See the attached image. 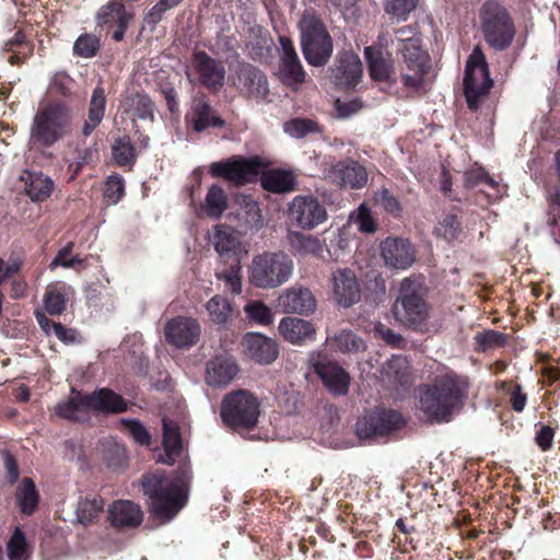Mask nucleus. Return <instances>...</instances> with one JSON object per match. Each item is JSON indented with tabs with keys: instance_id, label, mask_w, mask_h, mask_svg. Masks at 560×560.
Here are the masks:
<instances>
[{
	"instance_id": "obj_58",
	"label": "nucleus",
	"mask_w": 560,
	"mask_h": 560,
	"mask_svg": "<svg viewBox=\"0 0 560 560\" xmlns=\"http://www.w3.org/2000/svg\"><path fill=\"white\" fill-rule=\"evenodd\" d=\"M72 249V243H68L67 246L58 252L55 259L50 264V269H55L58 266L63 268H74L77 265H81L82 260L77 256L69 257Z\"/></svg>"
},
{
	"instance_id": "obj_35",
	"label": "nucleus",
	"mask_w": 560,
	"mask_h": 560,
	"mask_svg": "<svg viewBox=\"0 0 560 560\" xmlns=\"http://www.w3.org/2000/svg\"><path fill=\"white\" fill-rule=\"evenodd\" d=\"M364 55L368 60L370 75L373 80L384 81L390 77L394 71L393 62L389 59H385L381 50L369 46L364 49Z\"/></svg>"
},
{
	"instance_id": "obj_18",
	"label": "nucleus",
	"mask_w": 560,
	"mask_h": 560,
	"mask_svg": "<svg viewBox=\"0 0 560 560\" xmlns=\"http://www.w3.org/2000/svg\"><path fill=\"white\" fill-rule=\"evenodd\" d=\"M332 82L340 89L354 88L362 78L363 69L359 56L352 51L338 55L337 63L330 69Z\"/></svg>"
},
{
	"instance_id": "obj_12",
	"label": "nucleus",
	"mask_w": 560,
	"mask_h": 560,
	"mask_svg": "<svg viewBox=\"0 0 560 560\" xmlns=\"http://www.w3.org/2000/svg\"><path fill=\"white\" fill-rule=\"evenodd\" d=\"M329 290L332 302L339 307H351L361 300L359 279L350 268H337L331 271Z\"/></svg>"
},
{
	"instance_id": "obj_26",
	"label": "nucleus",
	"mask_w": 560,
	"mask_h": 560,
	"mask_svg": "<svg viewBox=\"0 0 560 560\" xmlns=\"http://www.w3.org/2000/svg\"><path fill=\"white\" fill-rule=\"evenodd\" d=\"M237 365L229 357H215L207 364L206 382L210 386H225L237 374Z\"/></svg>"
},
{
	"instance_id": "obj_25",
	"label": "nucleus",
	"mask_w": 560,
	"mask_h": 560,
	"mask_svg": "<svg viewBox=\"0 0 560 560\" xmlns=\"http://www.w3.org/2000/svg\"><path fill=\"white\" fill-rule=\"evenodd\" d=\"M281 336L290 343L303 345L315 339L316 329L308 320L298 317H284L278 326Z\"/></svg>"
},
{
	"instance_id": "obj_48",
	"label": "nucleus",
	"mask_w": 560,
	"mask_h": 560,
	"mask_svg": "<svg viewBox=\"0 0 560 560\" xmlns=\"http://www.w3.org/2000/svg\"><path fill=\"white\" fill-rule=\"evenodd\" d=\"M112 152L118 165H129L135 162V148L128 138L117 139L113 144Z\"/></svg>"
},
{
	"instance_id": "obj_6",
	"label": "nucleus",
	"mask_w": 560,
	"mask_h": 560,
	"mask_svg": "<svg viewBox=\"0 0 560 560\" xmlns=\"http://www.w3.org/2000/svg\"><path fill=\"white\" fill-rule=\"evenodd\" d=\"M301 49L308 65L323 67L334 50L332 38L325 24L315 14L306 12L299 22Z\"/></svg>"
},
{
	"instance_id": "obj_2",
	"label": "nucleus",
	"mask_w": 560,
	"mask_h": 560,
	"mask_svg": "<svg viewBox=\"0 0 560 560\" xmlns=\"http://www.w3.org/2000/svg\"><path fill=\"white\" fill-rule=\"evenodd\" d=\"M467 387L464 377L446 373L436 377L432 385L420 389L418 408L429 421H448L451 415L462 406Z\"/></svg>"
},
{
	"instance_id": "obj_62",
	"label": "nucleus",
	"mask_w": 560,
	"mask_h": 560,
	"mask_svg": "<svg viewBox=\"0 0 560 560\" xmlns=\"http://www.w3.org/2000/svg\"><path fill=\"white\" fill-rule=\"evenodd\" d=\"M222 278L226 282V285L230 288V290L235 293L240 294L242 292V278H241V266L240 262H236L235 267H233L231 270L224 272L222 275Z\"/></svg>"
},
{
	"instance_id": "obj_54",
	"label": "nucleus",
	"mask_w": 560,
	"mask_h": 560,
	"mask_svg": "<svg viewBox=\"0 0 560 560\" xmlns=\"http://www.w3.org/2000/svg\"><path fill=\"white\" fill-rule=\"evenodd\" d=\"M459 230V222L455 215H446L435 228L439 236L452 241L457 237Z\"/></svg>"
},
{
	"instance_id": "obj_32",
	"label": "nucleus",
	"mask_w": 560,
	"mask_h": 560,
	"mask_svg": "<svg viewBox=\"0 0 560 560\" xmlns=\"http://www.w3.org/2000/svg\"><path fill=\"white\" fill-rule=\"evenodd\" d=\"M240 78L244 82L248 96L256 100H262L267 96L269 92L268 81L260 70L249 65L242 66Z\"/></svg>"
},
{
	"instance_id": "obj_22",
	"label": "nucleus",
	"mask_w": 560,
	"mask_h": 560,
	"mask_svg": "<svg viewBox=\"0 0 560 560\" xmlns=\"http://www.w3.org/2000/svg\"><path fill=\"white\" fill-rule=\"evenodd\" d=\"M192 65L202 85L213 91L223 86L225 69L215 59L203 51H198L194 55Z\"/></svg>"
},
{
	"instance_id": "obj_37",
	"label": "nucleus",
	"mask_w": 560,
	"mask_h": 560,
	"mask_svg": "<svg viewBox=\"0 0 560 560\" xmlns=\"http://www.w3.org/2000/svg\"><path fill=\"white\" fill-rule=\"evenodd\" d=\"M106 96L102 86H96L93 90L90 107L89 118L83 126V133L89 136L102 121L105 113Z\"/></svg>"
},
{
	"instance_id": "obj_13",
	"label": "nucleus",
	"mask_w": 560,
	"mask_h": 560,
	"mask_svg": "<svg viewBox=\"0 0 560 560\" xmlns=\"http://www.w3.org/2000/svg\"><path fill=\"white\" fill-rule=\"evenodd\" d=\"M290 220L303 230H313L327 220L325 207L313 196H296L289 205Z\"/></svg>"
},
{
	"instance_id": "obj_45",
	"label": "nucleus",
	"mask_w": 560,
	"mask_h": 560,
	"mask_svg": "<svg viewBox=\"0 0 560 560\" xmlns=\"http://www.w3.org/2000/svg\"><path fill=\"white\" fill-rule=\"evenodd\" d=\"M7 552L9 560H27L30 558L31 549L20 528H15L13 532L7 546Z\"/></svg>"
},
{
	"instance_id": "obj_7",
	"label": "nucleus",
	"mask_w": 560,
	"mask_h": 560,
	"mask_svg": "<svg viewBox=\"0 0 560 560\" xmlns=\"http://www.w3.org/2000/svg\"><path fill=\"white\" fill-rule=\"evenodd\" d=\"M259 415V400L247 390L230 393L222 401L221 418L228 427L235 430L254 428Z\"/></svg>"
},
{
	"instance_id": "obj_56",
	"label": "nucleus",
	"mask_w": 560,
	"mask_h": 560,
	"mask_svg": "<svg viewBox=\"0 0 560 560\" xmlns=\"http://www.w3.org/2000/svg\"><path fill=\"white\" fill-rule=\"evenodd\" d=\"M480 184H487L493 189L499 186L482 168L471 170L465 174V185L467 187L474 188Z\"/></svg>"
},
{
	"instance_id": "obj_24",
	"label": "nucleus",
	"mask_w": 560,
	"mask_h": 560,
	"mask_svg": "<svg viewBox=\"0 0 560 560\" xmlns=\"http://www.w3.org/2000/svg\"><path fill=\"white\" fill-rule=\"evenodd\" d=\"M314 370L334 395H346L350 385L349 374L337 363L326 361L314 363Z\"/></svg>"
},
{
	"instance_id": "obj_15",
	"label": "nucleus",
	"mask_w": 560,
	"mask_h": 560,
	"mask_svg": "<svg viewBox=\"0 0 560 560\" xmlns=\"http://www.w3.org/2000/svg\"><path fill=\"white\" fill-rule=\"evenodd\" d=\"M381 258L390 269L405 270L412 266L416 253L408 240L387 237L380 245Z\"/></svg>"
},
{
	"instance_id": "obj_9",
	"label": "nucleus",
	"mask_w": 560,
	"mask_h": 560,
	"mask_svg": "<svg viewBox=\"0 0 560 560\" xmlns=\"http://www.w3.org/2000/svg\"><path fill=\"white\" fill-rule=\"evenodd\" d=\"M480 24L486 42L504 49L514 37V25L508 11L499 3L489 1L480 9Z\"/></svg>"
},
{
	"instance_id": "obj_47",
	"label": "nucleus",
	"mask_w": 560,
	"mask_h": 560,
	"mask_svg": "<svg viewBox=\"0 0 560 560\" xmlns=\"http://www.w3.org/2000/svg\"><path fill=\"white\" fill-rule=\"evenodd\" d=\"M238 218L243 220L249 229L258 230L261 226L259 205L248 197L243 198V208L238 212Z\"/></svg>"
},
{
	"instance_id": "obj_41",
	"label": "nucleus",
	"mask_w": 560,
	"mask_h": 560,
	"mask_svg": "<svg viewBox=\"0 0 560 560\" xmlns=\"http://www.w3.org/2000/svg\"><path fill=\"white\" fill-rule=\"evenodd\" d=\"M246 317L254 324L268 326L273 322V313L271 308L261 301H249L244 306Z\"/></svg>"
},
{
	"instance_id": "obj_1",
	"label": "nucleus",
	"mask_w": 560,
	"mask_h": 560,
	"mask_svg": "<svg viewBox=\"0 0 560 560\" xmlns=\"http://www.w3.org/2000/svg\"><path fill=\"white\" fill-rule=\"evenodd\" d=\"M191 470L185 467L177 476L161 474L143 476V492L149 497L151 514L162 523L174 518L186 505L189 494Z\"/></svg>"
},
{
	"instance_id": "obj_55",
	"label": "nucleus",
	"mask_w": 560,
	"mask_h": 560,
	"mask_svg": "<svg viewBox=\"0 0 560 560\" xmlns=\"http://www.w3.org/2000/svg\"><path fill=\"white\" fill-rule=\"evenodd\" d=\"M121 423L138 444H140V445H149L150 444L151 435L139 421L122 420Z\"/></svg>"
},
{
	"instance_id": "obj_20",
	"label": "nucleus",
	"mask_w": 560,
	"mask_h": 560,
	"mask_svg": "<svg viewBox=\"0 0 560 560\" xmlns=\"http://www.w3.org/2000/svg\"><path fill=\"white\" fill-rule=\"evenodd\" d=\"M210 241L220 257L232 258L235 262H240L248 253L247 247L240 241L237 233L225 225L214 226Z\"/></svg>"
},
{
	"instance_id": "obj_52",
	"label": "nucleus",
	"mask_w": 560,
	"mask_h": 560,
	"mask_svg": "<svg viewBox=\"0 0 560 560\" xmlns=\"http://www.w3.org/2000/svg\"><path fill=\"white\" fill-rule=\"evenodd\" d=\"M284 131L293 138H303L318 131V126L313 120L296 118L284 124Z\"/></svg>"
},
{
	"instance_id": "obj_23",
	"label": "nucleus",
	"mask_w": 560,
	"mask_h": 560,
	"mask_svg": "<svg viewBox=\"0 0 560 560\" xmlns=\"http://www.w3.org/2000/svg\"><path fill=\"white\" fill-rule=\"evenodd\" d=\"M165 334L168 341L176 347H189L197 342L200 325L196 319L177 317L167 323Z\"/></svg>"
},
{
	"instance_id": "obj_27",
	"label": "nucleus",
	"mask_w": 560,
	"mask_h": 560,
	"mask_svg": "<svg viewBox=\"0 0 560 560\" xmlns=\"http://www.w3.org/2000/svg\"><path fill=\"white\" fill-rule=\"evenodd\" d=\"M90 412L115 413L127 409V402L118 394L107 388H101L88 395Z\"/></svg>"
},
{
	"instance_id": "obj_4",
	"label": "nucleus",
	"mask_w": 560,
	"mask_h": 560,
	"mask_svg": "<svg viewBox=\"0 0 560 560\" xmlns=\"http://www.w3.org/2000/svg\"><path fill=\"white\" fill-rule=\"evenodd\" d=\"M73 113L63 102L42 104L34 115L30 140L38 148H50L72 131Z\"/></svg>"
},
{
	"instance_id": "obj_61",
	"label": "nucleus",
	"mask_w": 560,
	"mask_h": 560,
	"mask_svg": "<svg viewBox=\"0 0 560 560\" xmlns=\"http://www.w3.org/2000/svg\"><path fill=\"white\" fill-rule=\"evenodd\" d=\"M477 343L482 349L501 346L504 342V336L494 330H486L476 337Z\"/></svg>"
},
{
	"instance_id": "obj_30",
	"label": "nucleus",
	"mask_w": 560,
	"mask_h": 560,
	"mask_svg": "<svg viewBox=\"0 0 560 560\" xmlns=\"http://www.w3.org/2000/svg\"><path fill=\"white\" fill-rule=\"evenodd\" d=\"M288 242L291 248L300 255H311L316 258H322L327 250L325 240L296 231L288 233Z\"/></svg>"
},
{
	"instance_id": "obj_57",
	"label": "nucleus",
	"mask_w": 560,
	"mask_h": 560,
	"mask_svg": "<svg viewBox=\"0 0 560 560\" xmlns=\"http://www.w3.org/2000/svg\"><path fill=\"white\" fill-rule=\"evenodd\" d=\"M124 194V182L120 176H109L106 186L104 196L112 203H117Z\"/></svg>"
},
{
	"instance_id": "obj_29",
	"label": "nucleus",
	"mask_w": 560,
	"mask_h": 560,
	"mask_svg": "<svg viewBox=\"0 0 560 560\" xmlns=\"http://www.w3.org/2000/svg\"><path fill=\"white\" fill-rule=\"evenodd\" d=\"M54 413L67 420H82L86 418L90 413L88 395H83L72 388L70 397L55 406Z\"/></svg>"
},
{
	"instance_id": "obj_3",
	"label": "nucleus",
	"mask_w": 560,
	"mask_h": 560,
	"mask_svg": "<svg viewBox=\"0 0 560 560\" xmlns=\"http://www.w3.org/2000/svg\"><path fill=\"white\" fill-rule=\"evenodd\" d=\"M399 52L402 57L401 81L413 91L424 90L430 83V56L421 46L420 35L410 26L396 32Z\"/></svg>"
},
{
	"instance_id": "obj_49",
	"label": "nucleus",
	"mask_w": 560,
	"mask_h": 560,
	"mask_svg": "<svg viewBox=\"0 0 560 560\" xmlns=\"http://www.w3.org/2000/svg\"><path fill=\"white\" fill-rule=\"evenodd\" d=\"M66 308L65 293L57 284H50L45 294V310L50 315H60Z\"/></svg>"
},
{
	"instance_id": "obj_44",
	"label": "nucleus",
	"mask_w": 560,
	"mask_h": 560,
	"mask_svg": "<svg viewBox=\"0 0 560 560\" xmlns=\"http://www.w3.org/2000/svg\"><path fill=\"white\" fill-rule=\"evenodd\" d=\"M206 308L211 320L215 324L223 325L228 323L232 315L231 303L223 296L215 295L207 303Z\"/></svg>"
},
{
	"instance_id": "obj_28",
	"label": "nucleus",
	"mask_w": 560,
	"mask_h": 560,
	"mask_svg": "<svg viewBox=\"0 0 560 560\" xmlns=\"http://www.w3.org/2000/svg\"><path fill=\"white\" fill-rule=\"evenodd\" d=\"M109 515L112 523L117 527H135L140 525L143 520L141 508L128 500L113 503Z\"/></svg>"
},
{
	"instance_id": "obj_64",
	"label": "nucleus",
	"mask_w": 560,
	"mask_h": 560,
	"mask_svg": "<svg viewBox=\"0 0 560 560\" xmlns=\"http://www.w3.org/2000/svg\"><path fill=\"white\" fill-rule=\"evenodd\" d=\"M553 440V430L550 427H542L536 435V442L542 451H547Z\"/></svg>"
},
{
	"instance_id": "obj_36",
	"label": "nucleus",
	"mask_w": 560,
	"mask_h": 560,
	"mask_svg": "<svg viewBox=\"0 0 560 560\" xmlns=\"http://www.w3.org/2000/svg\"><path fill=\"white\" fill-rule=\"evenodd\" d=\"M260 182L266 190L279 194L293 190L295 177L288 171L271 170L262 174Z\"/></svg>"
},
{
	"instance_id": "obj_43",
	"label": "nucleus",
	"mask_w": 560,
	"mask_h": 560,
	"mask_svg": "<svg viewBox=\"0 0 560 560\" xmlns=\"http://www.w3.org/2000/svg\"><path fill=\"white\" fill-rule=\"evenodd\" d=\"M330 342L341 352H359L365 349L364 341L351 330H341L330 339Z\"/></svg>"
},
{
	"instance_id": "obj_34",
	"label": "nucleus",
	"mask_w": 560,
	"mask_h": 560,
	"mask_svg": "<svg viewBox=\"0 0 560 560\" xmlns=\"http://www.w3.org/2000/svg\"><path fill=\"white\" fill-rule=\"evenodd\" d=\"M163 446L166 455L163 462L168 465L174 464L182 452L183 444L179 428L167 419H163Z\"/></svg>"
},
{
	"instance_id": "obj_16",
	"label": "nucleus",
	"mask_w": 560,
	"mask_h": 560,
	"mask_svg": "<svg viewBox=\"0 0 560 560\" xmlns=\"http://www.w3.org/2000/svg\"><path fill=\"white\" fill-rule=\"evenodd\" d=\"M277 305L284 313L310 315L316 311L317 302L308 288L295 284L278 295Z\"/></svg>"
},
{
	"instance_id": "obj_8",
	"label": "nucleus",
	"mask_w": 560,
	"mask_h": 560,
	"mask_svg": "<svg viewBox=\"0 0 560 560\" xmlns=\"http://www.w3.org/2000/svg\"><path fill=\"white\" fill-rule=\"evenodd\" d=\"M393 314L399 323L415 327L428 319L429 305L420 294V283L417 280L406 278L401 281Z\"/></svg>"
},
{
	"instance_id": "obj_63",
	"label": "nucleus",
	"mask_w": 560,
	"mask_h": 560,
	"mask_svg": "<svg viewBox=\"0 0 560 560\" xmlns=\"http://www.w3.org/2000/svg\"><path fill=\"white\" fill-rule=\"evenodd\" d=\"M374 331L388 345L399 346L401 342L400 335L395 334L392 329L387 328L385 325L381 323H377L375 325Z\"/></svg>"
},
{
	"instance_id": "obj_50",
	"label": "nucleus",
	"mask_w": 560,
	"mask_h": 560,
	"mask_svg": "<svg viewBox=\"0 0 560 560\" xmlns=\"http://www.w3.org/2000/svg\"><path fill=\"white\" fill-rule=\"evenodd\" d=\"M100 49V39L93 34H83L78 37L73 45V51L82 58H91Z\"/></svg>"
},
{
	"instance_id": "obj_51",
	"label": "nucleus",
	"mask_w": 560,
	"mask_h": 560,
	"mask_svg": "<svg viewBox=\"0 0 560 560\" xmlns=\"http://www.w3.org/2000/svg\"><path fill=\"white\" fill-rule=\"evenodd\" d=\"M418 2L419 0H388L385 3V11L398 21H405L417 8Z\"/></svg>"
},
{
	"instance_id": "obj_19",
	"label": "nucleus",
	"mask_w": 560,
	"mask_h": 560,
	"mask_svg": "<svg viewBox=\"0 0 560 560\" xmlns=\"http://www.w3.org/2000/svg\"><path fill=\"white\" fill-rule=\"evenodd\" d=\"M325 178L340 187L358 189L366 185L368 172L357 162H338L325 170Z\"/></svg>"
},
{
	"instance_id": "obj_31",
	"label": "nucleus",
	"mask_w": 560,
	"mask_h": 560,
	"mask_svg": "<svg viewBox=\"0 0 560 560\" xmlns=\"http://www.w3.org/2000/svg\"><path fill=\"white\" fill-rule=\"evenodd\" d=\"M187 119L197 132L203 131L209 127H222L224 125V121L212 113L210 105L203 97L195 98Z\"/></svg>"
},
{
	"instance_id": "obj_11",
	"label": "nucleus",
	"mask_w": 560,
	"mask_h": 560,
	"mask_svg": "<svg viewBox=\"0 0 560 560\" xmlns=\"http://www.w3.org/2000/svg\"><path fill=\"white\" fill-rule=\"evenodd\" d=\"M262 167L264 164L257 156L249 159L235 156L211 163L209 171L213 177H221L236 184H243L256 177Z\"/></svg>"
},
{
	"instance_id": "obj_14",
	"label": "nucleus",
	"mask_w": 560,
	"mask_h": 560,
	"mask_svg": "<svg viewBox=\"0 0 560 560\" xmlns=\"http://www.w3.org/2000/svg\"><path fill=\"white\" fill-rule=\"evenodd\" d=\"M281 47L278 74L280 80L288 86L298 90L305 81L306 73L299 59L292 40L289 37L280 36Z\"/></svg>"
},
{
	"instance_id": "obj_17",
	"label": "nucleus",
	"mask_w": 560,
	"mask_h": 560,
	"mask_svg": "<svg viewBox=\"0 0 560 560\" xmlns=\"http://www.w3.org/2000/svg\"><path fill=\"white\" fill-rule=\"evenodd\" d=\"M401 423L402 417L399 412L383 410L360 419L355 424V430L361 439H369L395 430L399 428Z\"/></svg>"
},
{
	"instance_id": "obj_5",
	"label": "nucleus",
	"mask_w": 560,
	"mask_h": 560,
	"mask_svg": "<svg viewBox=\"0 0 560 560\" xmlns=\"http://www.w3.org/2000/svg\"><path fill=\"white\" fill-rule=\"evenodd\" d=\"M294 262L284 252H264L255 255L247 266L248 282L258 289H277L293 276Z\"/></svg>"
},
{
	"instance_id": "obj_39",
	"label": "nucleus",
	"mask_w": 560,
	"mask_h": 560,
	"mask_svg": "<svg viewBox=\"0 0 560 560\" xmlns=\"http://www.w3.org/2000/svg\"><path fill=\"white\" fill-rule=\"evenodd\" d=\"M228 208V199L224 190L217 185L209 188L205 202L203 211L211 218H220Z\"/></svg>"
},
{
	"instance_id": "obj_59",
	"label": "nucleus",
	"mask_w": 560,
	"mask_h": 560,
	"mask_svg": "<svg viewBox=\"0 0 560 560\" xmlns=\"http://www.w3.org/2000/svg\"><path fill=\"white\" fill-rule=\"evenodd\" d=\"M355 222L359 230L365 233H373L376 231V223L370 212V209L361 205L358 209Z\"/></svg>"
},
{
	"instance_id": "obj_40",
	"label": "nucleus",
	"mask_w": 560,
	"mask_h": 560,
	"mask_svg": "<svg viewBox=\"0 0 560 560\" xmlns=\"http://www.w3.org/2000/svg\"><path fill=\"white\" fill-rule=\"evenodd\" d=\"M19 506L24 514H32L38 504V493L34 482L25 478L16 492Z\"/></svg>"
},
{
	"instance_id": "obj_10",
	"label": "nucleus",
	"mask_w": 560,
	"mask_h": 560,
	"mask_svg": "<svg viewBox=\"0 0 560 560\" xmlns=\"http://www.w3.org/2000/svg\"><path fill=\"white\" fill-rule=\"evenodd\" d=\"M492 86L485 55L476 47L466 63L464 92L469 108L477 109L479 102Z\"/></svg>"
},
{
	"instance_id": "obj_46",
	"label": "nucleus",
	"mask_w": 560,
	"mask_h": 560,
	"mask_svg": "<svg viewBox=\"0 0 560 560\" xmlns=\"http://www.w3.org/2000/svg\"><path fill=\"white\" fill-rule=\"evenodd\" d=\"M124 14H130L125 10L124 3L120 0H110L97 11L96 20L100 25H106L118 22Z\"/></svg>"
},
{
	"instance_id": "obj_42",
	"label": "nucleus",
	"mask_w": 560,
	"mask_h": 560,
	"mask_svg": "<svg viewBox=\"0 0 560 560\" xmlns=\"http://www.w3.org/2000/svg\"><path fill=\"white\" fill-rule=\"evenodd\" d=\"M103 509V501L97 497L82 498L77 506V520L81 524H90Z\"/></svg>"
},
{
	"instance_id": "obj_53",
	"label": "nucleus",
	"mask_w": 560,
	"mask_h": 560,
	"mask_svg": "<svg viewBox=\"0 0 560 560\" xmlns=\"http://www.w3.org/2000/svg\"><path fill=\"white\" fill-rule=\"evenodd\" d=\"M132 116L142 120H153V104L145 95H135L130 98Z\"/></svg>"
},
{
	"instance_id": "obj_33",
	"label": "nucleus",
	"mask_w": 560,
	"mask_h": 560,
	"mask_svg": "<svg viewBox=\"0 0 560 560\" xmlns=\"http://www.w3.org/2000/svg\"><path fill=\"white\" fill-rule=\"evenodd\" d=\"M23 180L25 191L33 201L46 200L54 190V182L43 173H27Z\"/></svg>"
},
{
	"instance_id": "obj_38",
	"label": "nucleus",
	"mask_w": 560,
	"mask_h": 560,
	"mask_svg": "<svg viewBox=\"0 0 560 560\" xmlns=\"http://www.w3.org/2000/svg\"><path fill=\"white\" fill-rule=\"evenodd\" d=\"M382 373L388 381L405 384L410 376V365L405 357L394 355L385 363Z\"/></svg>"
},
{
	"instance_id": "obj_60",
	"label": "nucleus",
	"mask_w": 560,
	"mask_h": 560,
	"mask_svg": "<svg viewBox=\"0 0 560 560\" xmlns=\"http://www.w3.org/2000/svg\"><path fill=\"white\" fill-rule=\"evenodd\" d=\"M375 202L389 213L397 214L400 211L398 200L387 189L375 195Z\"/></svg>"
},
{
	"instance_id": "obj_21",
	"label": "nucleus",
	"mask_w": 560,
	"mask_h": 560,
	"mask_svg": "<svg viewBox=\"0 0 560 560\" xmlns=\"http://www.w3.org/2000/svg\"><path fill=\"white\" fill-rule=\"evenodd\" d=\"M242 343L246 355L257 363L269 364L278 357L276 341L262 334L248 332Z\"/></svg>"
}]
</instances>
